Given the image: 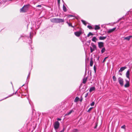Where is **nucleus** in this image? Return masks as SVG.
Listing matches in <instances>:
<instances>
[{
	"mask_svg": "<svg viewBox=\"0 0 132 132\" xmlns=\"http://www.w3.org/2000/svg\"><path fill=\"white\" fill-rule=\"evenodd\" d=\"M98 45L99 48H101L104 46V43L101 42H99L98 43Z\"/></svg>",
	"mask_w": 132,
	"mask_h": 132,
	"instance_id": "0eeeda50",
	"label": "nucleus"
},
{
	"mask_svg": "<svg viewBox=\"0 0 132 132\" xmlns=\"http://www.w3.org/2000/svg\"><path fill=\"white\" fill-rule=\"evenodd\" d=\"M93 107H91V108H90L87 111V112H90V111L91 110L93 109Z\"/></svg>",
	"mask_w": 132,
	"mask_h": 132,
	"instance_id": "c756f323",
	"label": "nucleus"
},
{
	"mask_svg": "<svg viewBox=\"0 0 132 132\" xmlns=\"http://www.w3.org/2000/svg\"><path fill=\"white\" fill-rule=\"evenodd\" d=\"M82 100V98L80 100V102H81Z\"/></svg>",
	"mask_w": 132,
	"mask_h": 132,
	"instance_id": "a19ab883",
	"label": "nucleus"
},
{
	"mask_svg": "<svg viewBox=\"0 0 132 132\" xmlns=\"http://www.w3.org/2000/svg\"><path fill=\"white\" fill-rule=\"evenodd\" d=\"M64 127L63 129V130H62V131H60L59 132H63L64 131Z\"/></svg>",
	"mask_w": 132,
	"mask_h": 132,
	"instance_id": "c9c22d12",
	"label": "nucleus"
},
{
	"mask_svg": "<svg viewBox=\"0 0 132 132\" xmlns=\"http://www.w3.org/2000/svg\"><path fill=\"white\" fill-rule=\"evenodd\" d=\"M90 42L91 40H90L87 41L86 43V45L87 46H88L90 44Z\"/></svg>",
	"mask_w": 132,
	"mask_h": 132,
	"instance_id": "b1692460",
	"label": "nucleus"
},
{
	"mask_svg": "<svg viewBox=\"0 0 132 132\" xmlns=\"http://www.w3.org/2000/svg\"><path fill=\"white\" fill-rule=\"evenodd\" d=\"M87 77L86 78H84L83 79V81H82V83L83 84H85L86 82V81H87Z\"/></svg>",
	"mask_w": 132,
	"mask_h": 132,
	"instance_id": "a211bd4d",
	"label": "nucleus"
},
{
	"mask_svg": "<svg viewBox=\"0 0 132 132\" xmlns=\"http://www.w3.org/2000/svg\"><path fill=\"white\" fill-rule=\"evenodd\" d=\"M94 70L95 72V73L96 72V68L95 65H94Z\"/></svg>",
	"mask_w": 132,
	"mask_h": 132,
	"instance_id": "2f4dec72",
	"label": "nucleus"
},
{
	"mask_svg": "<svg viewBox=\"0 0 132 132\" xmlns=\"http://www.w3.org/2000/svg\"><path fill=\"white\" fill-rule=\"evenodd\" d=\"M126 76L128 78H129V70H128L126 72Z\"/></svg>",
	"mask_w": 132,
	"mask_h": 132,
	"instance_id": "9d476101",
	"label": "nucleus"
},
{
	"mask_svg": "<svg viewBox=\"0 0 132 132\" xmlns=\"http://www.w3.org/2000/svg\"><path fill=\"white\" fill-rule=\"evenodd\" d=\"M97 125H96V126L94 127V128H96L97 127Z\"/></svg>",
	"mask_w": 132,
	"mask_h": 132,
	"instance_id": "37998d69",
	"label": "nucleus"
},
{
	"mask_svg": "<svg viewBox=\"0 0 132 132\" xmlns=\"http://www.w3.org/2000/svg\"><path fill=\"white\" fill-rule=\"evenodd\" d=\"M126 68V67H122L120 68V70H119V72H122Z\"/></svg>",
	"mask_w": 132,
	"mask_h": 132,
	"instance_id": "4468645a",
	"label": "nucleus"
},
{
	"mask_svg": "<svg viewBox=\"0 0 132 132\" xmlns=\"http://www.w3.org/2000/svg\"><path fill=\"white\" fill-rule=\"evenodd\" d=\"M91 45L92 47H90V52L92 53L96 49V46L93 43H91Z\"/></svg>",
	"mask_w": 132,
	"mask_h": 132,
	"instance_id": "7ed1b4c3",
	"label": "nucleus"
},
{
	"mask_svg": "<svg viewBox=\"0 0 132 132\" xmlns=\"http://www.w3.org/2000/svg\"><path fill=\"white\" fill-rule=\"evenodd\" d=\"M118 80L120 85L122 86L123 85L124 81L123 78L120 77L118 78Z\"/></svg>",
	"mask_w": 132,
	"mask_h": 132,
	"instance_id": "20e7f679",
	"label": "nucleus"
},
{
	"mask_svg": "<svg viewBox=\"0 0 132 132\" xmlns=\"http://www.w3.org/2000/svg\"><path fill=\"white\" fill-rule=\"evenodd\" d=\"M74 112V111H73V110H71L70 111H69V112H68L67 113H66L65 114V116L69 115V114H71L72 112Z\"/></svg>",
	"mask_w": 132,
	"mask_h": 132,
	"instance_id": "dca6fc26",
	"label": "nucleus"
},
{
	"mask_svg": "<svg viewBox=\"0 0 132 132\" xmlns=\"http://www.w3.org/2000/svg\"><path fill=\"white\" fill-rule=\"evenodd\" d=\"M85 39H84V40H82V39H81V42L83 43H84L85 41H86V39H87V37H85Z\"/></svg>",
	"mask_w": 132,
	"mask_h": 132,
	"instance_id": "cd10ccee",
	"label": "nucleus"
},
{
	"mask_svg": "<svg viewBox=\"0 0 132 132\" xmlns=\"http://www.w3.org/2000/svg\"><path fill=\"white\" fill-rule=\"evenodd\" d=\"M60 0H58V3L59 4L60 3Z\"/></svg>",
	"mask_w": 132,
	"mask_h": 132,
	"instance_id": "79ce46f5",
	"label": "nucleus"
},
{
	"mask_svg": "<svg viewBox=\"0 0 132 132\" xmlns=\"http://www.w3.org/2000/svg\"><path fill=\"white\" fill-rule=\"evenodd\" d=\"M67 23L68 24L69 26H70L72 28L74 27L72 25L71 23L70 22H68L67 21Z\"/></svg>",
	"mask_w": 132,
	"mask_h": 132,
	"instance_id": "aec40b11",
	"label": "nucleus"
},
{
	"mask_svg": "<svg viewBox=\"0 0 132 132\" xmlns=\"http://www.w3.org/2000/svg\"><path fill=\"white\" fill-rule=\"evenodd\" d=\"M12 95H10V96H9V97L11 96H12Z\"/></svg>",
	"mask_w": 132,
	"mask_h": 132,
	"instance_id": "a18cd8bd",
	"label": "nucleus"
},
{
	"mask_svg": "<svg viewBox=\"0 0 132 132\" xmlns=\"http://www.w3.org/2000/svg\"><path fill=\"white\" fill-rule=\"evenodd\" d=\"M100 29V27L99 26L96 25L95 26L94 29L95 30H99Z\"/></svg>",
	"mask_w": 132,
	"mask_h": 132,
	"instance_id": "2eb2a0df",
	"label": "nucleus"
},
{
	"mask_svg": "<svg viewBox=\"0 0 132 132\" xmlns=\"http://www.w3.org/2000/svg\"><path fill=\"white\" fill-rule=\"evenodd\" d=\"M87 27L89 29H93V27L91 26L88 25L87 26Z\"/></svg>",
	"mask_w": 132,
	"mask_h": 132,
	"instance_id": "c85d7f7f",
	"label": "nucleus"
},
{
	"mask_svg": "<svg viewBox=\"0 0 132 132\" xmlns=\"http://www.w3.org/2000/svg\"><path fill=\"white\" fill-rule=\"evenodd\" d=\"M61 119H60V118H57V120H58V121H60V120H61Z\"/></svg>",
	"mask_w": 132,
	"mask_h": 132,
	"instance_id": "58836bf2",
	"label": "nucleus"
},
{
	"mask_svg": "<svg viewBox=\"0 0 132 132\" xmlns=\"http://www.w3.org/2000/svg\"><path fill=\"white\" fill-rule=\"evenodd\" d=\"M132 37V36H128L125 37L124 38V39L127 40L129 41V40Z\"/></svg>",
	"mask_w": 132,
	"mask_h": 132,
	"instance_id": "1a4fd4ad",
	"label": "nucleus"
},
{
	"mask_svg": "<svg viewBox=\"0 0 132 132\" xmlns=\"http://www.w3.org/2000/svg\"><path fill=\"white\" fill-rule=\"evenodd\" d=\"M51 21L53 22L58 23L64 22V20L61 19L53 18L51 19Z\"/></svg>",
	"mask_w": 132,
	"mask_h": 132,
	"instance_id": "f257e3e1",
	"label": "nucleus"
},
{
	"mask_svg": "<svg viewBox=\"0 0 132 132\" xmlns=\"http://www.w3.org/2000/svg\"><path fill=\"white\" fill-rule=\"evenodd\" d=\"M106 36H100L99 37V39L100 40H104L106 38Z\"/></svg>",
	"mask_w": 132,
	"mask_h": 132,
	"instance_id": "9b49d317",
	"label": "nucleus"
},
{
	"mask_svg": "<svg viewBox=\"0 0 132 132\" xmlns=\"http://www.w3.org/2000/svg\"><path fill=\"white\" fill-rule=\"evenodd\" d=\"M83 32L81 30L75 32L74 33L76 36L77 37H79L83 33Z\"/></svg>",
	"mask_w": 132,
	"mask_h": 132,
	"instance_id": "423d86ee",
	"label": "nucleus"
},
{
	"mask_svg": "<svg viewBox=\"0 0 132 132\" xmlns=\"http://www.w3.org/2000/svg\"><path fill=\"white\" fill-rule=\"evenodd\" d=\"M79 98L77 96L76 97L74 101L75 102H77L79 101Z\"/></svg>",
	"mask_w": 132,
	"mask_h": 132,
	"instance_id": "f3484780",
	"label": "nucleus"
},
{
	"mask_svg": "<svg viewBox=\"0 0 132 132\" xmlns=\"http://www.w3.org/2000/svg\"><path fill=\"white\" fill-rule=\"evenodd\" d=\"M92 40L95 42H96V41L98 40V39L95 37H93L92 39Z\"/></svg>",
	"mask_w": 132,
	"mask_h": 132,
	"instance_id": "ddd939ff",
	"label": "nucleus"
},
{
	"mask_svg": "<svg viewBox=\"0 0 132 132\" xmlns=\"http://www.w3.org/2000/svg\"><path fill=\"white\" fill-rule=\"evenodd\" d=\"M30 72H29V74H28V77H27V78H28V77H30Z\"/></svg>",
	"mask_w": 132,
	"mask_h": 132,
	"instance_id": "ea45409f",
	"label": "nucleus"
},
{
	"mask_svg": "<svg viewBox=\"0 0 132 132\" xmlns=\"http://www.w3.org/2000/svg\"><path fill=\"white\" fill-rule=\"evenodd\" d=\"M63 10L64 12H66L67 11V9L64 5H63Z\"/></svg>",
	"mask_w": 132,
	"mask_h": 132,
	"instance_id": "5701e85b",
	"label": "nucleus"
},
{
	"mask_svg": "<svg viewBox=\"0 0 132 132\" xmlns=\"http://www.w3.org/2000/svg\"><path fill=\"white\" fill-rule=\"evenodd\" d=\"M60 123L58 121H55L54 124V127L55 130L57 129L59 127Z\"/></svg>",
	"mask_w": 132,
	"mask_h": 132,
	"instance_id": "39448f33",
	"label": "nucleus"
},
{
	"mask_svg": "<svg viewBox=\"0 0 132 132\" xmlns=\"http://www.w3.org/2000/svg\"><path fill=\"white\" fill-rule=\"evenodd\" d=\"M105 51V48H103L101 50V52L102 53H104Z\"/></svg>",
	"mask_w": 132,
	"mask_h": 132,
	"instance_id": "393cba45",
	"label": "nucleus"
},
{
	"mask_svg": "<svg viewBox=\"0 0 132 132\" xmlns=\"http://www.w3.org/2000/svg\"><path fill=\"white\" fill-rule=\"evenodd\" d=\"M125 125H124L121 127V128H122L125 129Z\"/></svg>",
	"mask_w": 132,
	"mask_h": 132,
	"instance_id": "72a5a7b5",
	"label": "nucleus"
},
{
	"mask_svg": "<svg viewBox=\"0 0 132 132\" xmlns=\"http://www.w3.org/2000/svg\"><path fill=\"white\" fill-rule=\"evenodd\" d=\"M24 85H24H23L22 86H23Z\"/></svg>",
	"mask_w": 132,
	"mask_h": 132,
	"instance_id": "09e8293b",
	"label": "nucleus"
},
{
	"mask_svg": "<svg viewBox=\"0 0 132 132\" xmlns=\"http://www.w3.org/2000/svg\"><path fill=\"white\" fill-rule=\"evenodd\" d=\"M7 97H6V98H5V99H6L7 98Z\"/></svg>",
	"mask_w": 132,
	"mask_h": 132,
	"instance_id": "de8ad7c7",
	"label": "nucleus"
},
{
	"mask_svg": "<svg viewBox=\"0 0 132 132\" xmlns=\"http://www.w3.org/2000/svg\"><path fill=\"white\" fill-rule=\"evenodd\" d=\"M93 64V61L92 59H91L90 60V66L91 67L92 66Z\"/></svg>",
	"mask_w": 132,
	"mask_h": 132,
	"instance_id": "4be33fe9",
	"label": "nucleus"
},
{
	"mask_svg": "<svg viewBox=\"0 0 132 132\" xmlns=\"http://www.w3.org/2000/svg\"><path fill=\"white\" fill-rule=\"evenodd\" d=\"M116 29V27H115L112 29H109L107 32L108 33H110L114 31Z\"/></svg>",
	"mask_w": 132,
	"mask_h": 132,
	"instance_id": "6e6552de",
	"label": "nucleus"
},
{
	"mask_svg": "<svg viewBox=\"0 0 132 132\" xmlns=\"http://www.w3.org/2000/svg\"><path fill=\"white\" fill-rule=\"evenodd\" d=\"M108 57H105L104 59L103 60V62H105V60H106V59L108 58Z\"/></svg>",
	"mask_w": 132,
	"mask_h": 132,
	"instance_id": "473e14b6",
	"label": "nucleus"
},
{
	"mask_svg": "<svg viewBox=\"0 0 132 132\" xmlns=\"http://www.w3.org/2000/svg\"><path fill=\"white\" fill-rule=\"evenodd\" d=\"M73 16V15H69L68 16V17L69 18L70 17H72V16Z\"/></svg>",
	"mask_w": 132,
	"mask_h": 132,
	"instance_id": "e433bc0d",
	"label": "nucleus"
},
{
	"mask_svg": "<svg viewBox=\"0 0 132 132\" xmlns=\"http://www.w3.org/2000/svg\"><path fill=\"white\" fill-rule=\"evenodd\" d=\"M93 34L91 32H89L88 34L87 35V37H88L89 36L91 35L93 36Z\"/></svg>",
	"mask_w": 132,
	"mask_h": 132,
	"instance_id": "a878e982",
	"label": "nucleus"
},
{
	"mask_svg": "<svg viewBox=\"0 0 132 132\" xmlns=\"http://www.w3.org/2000/svg\"><path fill=\"white\" fill-rule=\"evenodd\" d=\"M29 4L24 5L20 9V12H26L28 10L30 6Z\"/></svg>",
	"mask_w": 132,
	"mask_h": 132,
	"instance_id": "f03ea898",
	"label": "nucleus"
},
{
	"mask_svg": "<svg viewBox=\"0 0 132 132\" xmlns=\"http://www.w3.org/2000/svg\"><path fill=\"white\" fill-rule=\"evenodd\" d=\"M30 36L31 37V33H30Z\"/></svg>",
	"mask_w": 132,
	"mask_h": 132,
	"instance_id": "c03bdc74",
	"label": "nucleus"
},
{
	"mask_svg": "<svg viewBox=\"0 0 132 132\" xmlns=\"http://www.w3.org/2000/svg\"><path fill=\"white\" fill-rule=\"evenodd\" d=\"M120 75H122V74L121 73H120Z\"/></svg>",
	"mask_w": 132,
	"mask_h": 132,
	"instance_id": "49530a36",
	"label": "nucleus"
},
{
	"mask_svg": "<svg viewBox=\"0 0 132 132\" xmlns=\"http://www.w3.org/2000/svg\"><path fill=\"white\" fill-rule=\"evenodd\" d=\"M129 86V81H126V82L125 85V87H128Z\"/></svg>",
	"mask_w": 132,
	"mask_h": 132,
	"instance_id": "f8f14e48",
	"label": "nucleus"
},
{
	"mask_svg": "<svg viewBox=\"0 0 132 132\" xmlns=\"http://www.w3.org/2000/svg\"><path fill=\"white\" fill-rule=\"evenodd\" d=\"M88 93H87L86 94V95H85V97H87V96H88Z\"/></svg>",
	"mask_w": 132,
	"mask_h": 132,
	"instance_id": "f704fd0d",
	"label": "nucleus"
},
{
	"mask_svg": "<svg viewBox=\"0 0 132 132\" xmlns=\"http://www.w3.org/2000/svg\"><path fill=\"white\" fill-rule=\"evenodd\" d=\"M81 21L83 23L85 26H86L87 23L85 21L83 20H81Z\"/></svg>",
	"mask_w": 132,
	"mask_h": 132,
	"instance_id": "412c9836",
	"label": "nucleus"
},
{
	"mask_svg": "<svg viewBox=\"0 0 132 132\" xmlns=\"http://www.w3.org/2000/svg\"><path fill=\"white\" fill-rule=\"evenodd\" d=\"M112 78L113 80L114 81H116L117 80V78L115 76H113L112 77Z\"/></svg>",
	"mask_w": 132,
	"mask_h": 132,
	"instance_id": "bb28decb",
	"label": "nucleus"
},
{
	"mask_svg": "<svg viewBox=\"0 0 132 132\" xmlns=\"http://www.w3.org/2000/svg\"><path fill=\"white\" fill-rule=\"evenodd\" d=\"M95 89V88L94 87H91L89 89V92H91L92 91H93Z\"/></svg>",
	"mask_w": 132,
	"mask_h": 132,
	"instance_id": "6ab92c4d",
	"label": "nucleus"
},
{
	"mask_svg": "<svg viewBox=\"0 0 132 132\" xmlns=\"http://www.w3.org/2000/svg\"><path fill=\"white\" fill-rule=\"evenodd\" d=\"M95 103L94 102H93L90 104L91 106H93L94 105Z\"/></svg>",
	"mask_w": 132,
	"mask_h": 132,
	"instance_id": "7c9ffc66",
	"label": "nucleus"
},
{
	"mask_svg": "<svg viewBox=\"0 0 132 132\" xmlns=\"http://www.w3.org/2000/svg\"><path fill=\"white\" fill-rule=\"evenodd\" d=\"M41 6L40 5H38L36 6L37 7H40Z\"/></svg>",
	"mask_w": 132,
	"mask_h": 132,
	"instance_id": "4c0bfd02",
	"label": "nucleus"
}]
</instances>
